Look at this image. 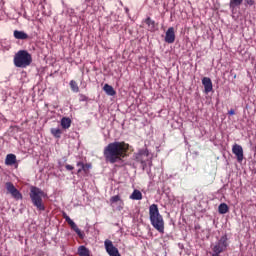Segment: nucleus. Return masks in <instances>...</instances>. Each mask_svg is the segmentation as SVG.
<instances>
[{
	"label": "nucleus",
	"mask_w": 256,
	"mask_h": 256,
	"mask_svg": "<svg viewBox=\"0 0 256 256\" xmlns=\"http://www.w3.org/2000/svg\"><path fill=\"white\" fill-rule=\"evenodd\" d=\"M129 150V144L125 142L115 141L109 143L104 148V158L106 163H111L112 165L118 163V161H122L125 157V153Z\"/></svg>",
	"instance_id": "1"
},
{
	"label": "nucleus",
	"mask_w": 256,
	"mask_h": 256,
	"mask_svg": "<svg viewBox=\"0 0 256 256\" xmlns=\"http://www.w3.org/2000/svg\"><path fill=\"white\" fill-rule=\"evenodd\" d=\"M149 215L152 227L159 233H165V221L163 220V216L159 213L157 204H152L149 207Z\"/></svg>",
	"instance_id": "2"
},
{
	"label": "nucleus",
	"mask_w": 256,
	"mask_h": 256,
	"mask_svg": "<svg viewBox=\"0 0 256 256\" xmlns=\"http://www.w3.org/2000/svg\"><path fill=\"white\" fill-rule=\"evenodd\" d=\"M13 63L19 69H27L33 63V56L27 50H19L14 55Z\"/></svg>",
	"instance_id": "3"
},
{
	"label": "nucleus",
	"mask_w": 256,
	"mask_h": 256,
	"mask_svg": "<svg viewBox=\"0 0 256 256\" xmlns=\"http://www.w3.org/2000/svg\"><path fill=\"white\" fill-rule=\"evenodd\" d=\"M43 197H47V194L41 188L32 186L30 188V199L32 204L38 211H45V205L43 204Z\"/></svg>",
	"instance_id": "4"
},
{
	"label": "nucleus",
	"mask_w": 256,
	"mask_h": 256,
	"mask_svg": "<svg viewBox=\"0 0 256 256\" xmlns=\"http://www.w3.org/2000/svg\"><path fill=\"white\" fill-rule=\"evenodd\" d=\"M135 161L141 163L142 169L145 170L147 161H149V150L147 148L140 149L138 153L135 154Z\"/></svg>",
	"instance_id": "5"
},
{
	"label": "nucleus",
	"mask_w": 256,
	"mask_h": 256,
	"mask_svg": "<svg viewBox=\"0 0 256 256\" xmlns=\"http://www.w3.org/2000/svg\"><path fill=\"white\" fill-rule=\"evenodd\" d=\"M228 241L229 238L227 237V234L221 236L218 242L213 246L212 250L216 251L217 253H223V251H227V248L229 247Z\"/></svg>",
	"instance_id": "6"
},
{
	"label": "nucleus",
	"mask_w": 256,
	"mask_h": 256,
	"mask_svg": "<svg viewBox=\"0 0 256 256\" xmlns=\"http://www.w3.org/2000/svg\"><path fill=\"white\" fill-rule=\"evenodd\" d=\"M6 189L8 193H10L12 197L17 201H19V199H23V195L21 194V192H19V190H17V188H15V185H13L11 182L6 183Z\"/></svg>",
	"instance_id": "7"
},
{
	"label": "nucleus",
	"mask_w": 256,
	"mask_h": 256,
	"mask_svg": "<svg viewBox=\"0 0 256 256\" xmlns=\"http://www.w3.org/2000/svg\"><path fill=\"white\" fill-rule=\"evenodd\" d=\"M104 245H105V249H106V252L108 253V255L121 256V254L119 253V249H117V247L113 246V242L111 240H105Z\"/></svg>",
	"instance_id": "8"
},
{
	"label": "nucleus",
	"mask_w": 256,
	"mask_h": 256,
	"mask_svg": "<svg viewBox=\"0 0 256 256\" xmlns=\"http://www.w3.org/2000/svg\"><path fill=\"white\" fill-rule=\"evenodd\" d=\"M232 153L237 157L238 163L243 161V147L239 144H234L232 147Z\"/></svg>",
	"instance_id": "9"
},
{
	"label": "nucleus",
	"mask_w": 256,
	"mask_h": 256,
	"mask_svg": "<svg viewBox=\"0 0 256 256\" xmlns=\"http://www.w3.org/2000/svg\"><path fill=\"white\" fill-rule=\"evenodd\" d=\"M165 43H175V28L170 27L168 28V30L166 31V35L164 38Z\"/></svg>",
	"instance_id": "10"
},
{
	"label": "nucleus",
	"mask_w": 256,
	"mask_h": 256,
	"mask_svg": "<svg viewBox=\"0 0 256 256\" xmlns=\"http://www.w3.org/2000/svg\"><path fill=\"white\" fill-rule=\"evenodd\" d=\"M202 85L204 86L205 93H211L213 91V82L211 81V78L204 77L202 79Z\"/></svg>",
	"instance_id": "11"
},
{
	"label": "nucleus",
	"mask_w": 256,
	"mask_h": 256,
	"mask_svg": "<svg viewBox=\"0 0 256 256\" xmlns=\"http://www.w3.org/2000/svg\"><path fill=\"white\" fill-rule=\"evenodd\" d=\"M243 5V0H230L229 8L232 13H235V10Z\"/></svg>",
	"instance_id": "12"
},
{
	"label": "nucleus",
	"mask_w": 256,
	"mask_h": 256,
	"mask_svg": "<svg viewBox=\"0 0 256 256\" xmlns=\"http://www.w3.org/2000/svg\"><path fill=\"white\" fill-rule=\"evenodd\" d=\"M14 37L15 39H19L21 41H25V39H29V35L25 33V31H19V30L14 31Z\"/></svg>",
	"instance_id": "13"
},
{
	"label": "nucleus",
	"mask_w": 256,
	"mask_h": 256,
	"mask_svg": "<svg viewBox=\"0 0 256 256\" xmlns=\"http://www.w3.org/2000/svg\"><path fill=\"white\" fill-rule=\"evenodd\" d=\"M103 90L105 91L106 95H109L110 97H114V95H117V92L115 91L113 86L109 84H105Z\"/></svg>",
	"instance_id": "14"
},
{
	"label": "nucleus",
	"mask_w": 256,
	"mask_h": 256,
	"mask_svg": "<svg viewBox=\"0 0 256 256\" xmlns=\"http://www.w3.org/2000/svg\"><path fill=\"white\" fill-rule=\"evenodd\" d=\"M17 163V156L15 154H8L5 159V165H15Z\"/></svg>",
	"instance_id": "15"
},
{
	"label": "nucleus",
	"mask_w": 256,
	"mask_h": 256,
	"mask_svg": "<svg viewBox=\"0 0 256 256\" xmlns=\"http://www.w3.org/2000/svg\"><path fill=\"white\" fill-rule=\"evenodd\" d=\"M77 167H81V169H78L77 173H81V171H84V173H87L89 169H91V164H84L83 162H77Z\"/></svg>",
	"instance_id": "16"
},
{
	"label": "nucleus",
	"mask_w": 256,
	"mask_h": 256,
	"mask_svg": "<svg viewBox=\"0 0 256 256\" xmlns=\"http://www.w3.org/2000/svg\"><path fill=\"white\" fill-rule=\"evenodd\" d=\"M130 199L133 201H141L143 199V194L139 190H134L133 193L130 195Z\"/></svg>",
	"instance_id": "17"
},
{
	"label": "nucleus",
	"mask_w": 256,
	"mask_h": 256,
	"mask_svg": "<svg viewBox=\"0 0 256 256\" xmlns=\"http://www.w3.org/2000/svg\"><path fill=\"white\" fill-rule=\"evenodd\" d=\"M229 212V206L226 203H221L218 207V213L220 215H225V213Z\"/></svg>",
	"instance_id": "18"
},
{
	"label": "nucleus",
	"mask_w": 256,
	"mask_h": 256,
	"mask_svg": "<svg viewBox=\"0 0 256 256\" xmlns=\"http://www.w3.org/2000/svg\"><path fill=\"white\" fill-rule=\"evenodd\" d=\"M70 227L73 231H75V233L78 235V237H80V239H83V237H85V234H83V232H81V230L79 229L77 224H75V222L73 224H71Z\"/></svg>",
	"instance_id": "19"
},
{
	"label": "nucleus",
	"mask_w": 256,
	"mask_h": 256,
	"mask_svg": "<svg viewBox=\"0 0 256 256\" xmlns=\"http://www.w3.org/2000/svg\"><path fill=\"white\" fill-rule=\"evenodd\" d=\"M61 127L64 129H69V127H71V119L67 117H63L61 119Z\"/></svg>",
	"instance_id": "20"
},
{
	"label": "nucleus",
	"mask_w": 256,
	"mask_h": 256,
	"mask_svg": "<svg viewBox=\"0 0 256 256\" xmlns=\"http://www.w3.org/2000/svg\"><path fill=\"white\" fill-rule=\"evenodd\" d=\"M78 255L79 256H91L89 250L85 246H79Z\"/></svg>",
	"instance_id": "21"
},
{
	"label": "nucleus",
	"mask_w": 256,
	"mask_h": 256,
	"mask_svg": "<svg viewBox=\"0 0 256 256\" xmlns=\"http://www.w3.org/2000/svg\"><path fill=\"white\" fill-rule=\"evenodd\" d=\"M51 134L53 135V137H55L56 139H61V135H62V131L59 128H51L50 130Z\"/></svg>",
	"instance_id": "22"
},
{
	"label": "nucleus",
	"mask_w": 256,
	"mask_h": 256,
	"mask_svg": "<svg viewBox=\"0 0 256 256\" xmlns=\"http://www.w3.org/2000/svg\"><path fill=\"white\" fill-rule=\"evenodd\" d=\"M145 23L150 28V31H155V22L153 19H151V17H147L145 19Z\"/></svg>",
	"instance_id": "23"
},
{
	"label": "nucleus",
	"mask_w": 256,
	"mask_h": 256,
	"mask_svg": "<svg viewBox=\"0 0 256 256\" xmlns=\"http://www.w3.org/2000/svg\"><path fill=\"white\" fill-rule=\"evenodd\" d=\"M110 203L113 204V203H119V205H123V200H121V196L119 195H116V196H112L110 198Z\"/></svg>",
	"instance_id": "24"
},
{
	"label": "nucleus",
	"mask_w": 256,
	"mask_h": 256,
	"mask_svg": "<svg viewBox=\"0 0 256 256\" xmlns=\"http://www.w3.org/2000/svg\"><path fill=\"white\" fill-rule=\"evenodd\" d=\"M70 87L73 93H79V86L77 85V82L75 80L70 81Z\"/></svg>",
	"instance_id": "25"
},
{
	"label": "nucleus",
	"mask_w": 256,
	"mask_h": 256,
	"mask_svg": "<svg viewBox=\"0 0 256 256\" xmlns=\"http://www.w3.org/2000/svg\"><path fill=\"white\" fill-rule=\"evenodd\" d=\"M64 219L65 221H67L68 225L70 226L75 223L67 214H64Z\"/></svg>",
	"instance_id": "26"
},
{
	"label": "nucleus",
	"mask_w": 256,
	"mask_h": 256,
	"mask_svg": "<svg viewBox=\"0 0 256 256\" xmlns=\"http://www.w3.org/2000/svg\"><path fill=\"white\" fill-rule=\"evenodd\" d=\"M245 4L246 5H250V7H251V6L255 5V1H253V0H245Z\"/></svg>",
	"instance_id": "27"
},
{
	"label": "nucleus",
	"mask_w": 256,
	"mask_h": 256,
	"mask_svg": "<svg viewBox=\"0 0 256 256\" xmlns=\"http://www.w3.org/2000/svg\"><path fill=\"white\" fill-rule=\"evenodd\" d=\"M87 96L80 94V101H87Z\"/></svg>",
	"instance_id": "28"
},
{
	"label": "nucleus",
	"mask_w": 256,
	"mask_h": 256,
	"mask_svg": "<svg viewBox=\"0 0 256 256\" xmlns=\"http://www.w3.org/2000/svg\"><path fill=\"white\" fill-rule=\"evenodd\" d=\"M67 171H73L74 167L72 165L67 164L66 166Z\"/></svg>",
	"instance_id": "29"
},
{
	"label": "nucleus",
	"mask_w": 256,
	"mask_h": 256,
	"mask_svg": "<svg viewBox=\"0 0 256 256\" xmlns=\"http://www.w3.org/2000/svg\"><path fill=\"white\" fill-rule=\"evenodd\" d=\"M219 255H221V252L213 251L212 256H219Z\"/></svg>",
	"instance_id": "30"
},
{
	"label": "nucleus",
	"mask_w": 256,
	"mask_h": 256,
	"mask_svg": "<svg viewBox=\"0 0 256 256\" xmlns=\"http://www.w3.org/2000/svg\"><path fill=\"white\" fill-rule=\"evenodd\" d=\"M228 113L229 115H235V110L231 109Z\"/></svg>",
	"instance_id": "31"
},
{
	"label": "nucleus",
	"mask_w": 256,
	"mask_h": 256,
	"mask_svg": "<svg viewBox=\"0 0 256 256\" xmlns=\"http://www.w3.org/2000/svg\"><path fill=\"white\" fill-rule=\"evenodd\" d=\"M126 13H129V8H125Z\"/></svg>",
	"instance_id": "32"
}]
</instances>
